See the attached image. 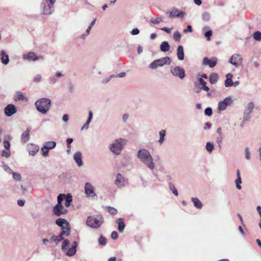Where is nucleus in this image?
I'll use <instances>...</instances> for the list:
<instances>
[{"label": "nucleus", "instance_id": "64", "mask_svg": "<svg viewBox=\"0 0 261 261\" xmlns=\"http://www.w3.org/2000/svg\"><path fill=\"white\" fill-rule=\"evenodd\" d=\"M12 137L10 135H7L6 136H5L4 137V141H10V140H12Z\"/></svg>", "mask_w": 261, "mask_h": 261}, {"label": "nucleus", "instance_id": "17", "mask_svg": "<svg viewBox=\"0 0 261 261\" xmlns=\"http://www.w3.org/2000/svg\"><path fill=\"white\" fill-rule=\"evenodd\" d=\"M241 59L242 58L239 55L234 54L229 60V62L237 67Z\"/></svg>", "mask_w": 261, "mask_h": 261}, {"label": "nucleus", "instance_id": "60", "mask_svg": "<svg viewBox=\"0 0 261 261\" xmlns=\"http://www.w3.org/2000/svg\"><path fill=\"white\" fill-rule=\"evenodd\" d=\"M192 31L193 30H192V26L191 25H188V27H187V28L186 29H185L184 30V32L185 33L192 32Z\"/></svg>", "mask_w": 261, "mask_h": 261}, {"label": "nucleus", "instance_id": "16", "mask_svg": "<svg viewBox=\"0 0 261 261\" xmlns=\"http://www.w3.org/2000/svg\"><path fill=\"white\" fill-rule=\"evenodd\" d=\"M39 149L37 145L34 144H29L27 146V150L30 155L34 156L38 151Z\"/></svg>", "mask_w": 261, "mask_h": 261}, {"label": "nucleus", "instance_id": "52", "mask_svg": "<svg viewBox=\"0 0 261 261\" xmlns=\"http://www.w3.org/2000/svg\"><path fill=\"white\" fill-rule=\"evenodd\" d=\"M41 80L42 76L40 74H37L34 77L33 81L35 83H39L41 81Z\"/></svg>", "mask_w": 261, "mask_h": 261}, {"label": "nucleus", "instance_id": "9", "mask_svg": "<svg viewBox=\"0 0 261 261\" xmlns=\"http://www.w3.org/2000/svg\"><path fill=\"white\" fill-rule=\"evenodd\" d=\"M85 191L87 196L96 199L97 197L96 194L94 191V187L90 182H86L85 185Z\"/></svg>", "mask_w": 261, "mask_h": 261}, {"label": "nucleus", "instance_id": "24", "mask_svg": "<svg viewBox=\"0 0 261 261\" xmlns=\"http://www.w3.org/2000/svg\"><path fill=\"white\" fill-rule=\"evenodd\" d=\"M117 223L118 224V230L120 232H123L124 229L125 228V225L123 222V220L122 218H118L117 220Z\"/></svg>", "mask_w": 261, "mask_h": 261}, {"label": "nucleus", "instance_id": "34", "mask_svg": "<svg viewBox=\"0 0 261 261\" xmlns=\"http://www.w3.org/2000/svg\"><path fill=\"white\" fill-rule=\"evenodd\" d=\"M65 225V227L62 228V229H61L62 231L61 232H62V234H65L66 236H68L70 234L71 232L70 226V225L66 226V224Z\"/></svg>", "mask_w": 261, "mask_h": 261}, {"label": "nucleus", "instance_id": "51", "mask_svg": "<svg viewBox=\"0 0 261 261\" xmlns=\"http://www.w3.org/2000/svg\"><path fill=\"white\" fill-rule=\"evenodd\" d=\"M254 108V104L253 102H249L248 104V106H247V110L249 111L248 112V114H250L252 112V110Z\"/></svg>", "mask_w": 261, "mask_h": 261}, {"label": "nucleus", "instance_id": "33", "mask_svg": "<svg viewBox=\"0 0 261 261\" xmlns=\"http://www.w3.org/2000/svg\"><path fill=\"white\" fill-rule=\"evenodd\" d=\"M56 146V143L55 141H48L46 143L44 146V149H51L54 148Z\"/></svg>", "mask_w": 261, "mask_h": 261}, {"label": "nucleus", "instance_id": "39", "mask_svg": "<svg viewBox=\"0 0 261 261\" xmlns=\"http://www.w3.org/2000/svg\"><path fill=\"white\" fill-rule=\"evenodd\" d=\"M59 178L61 181H65L68 179V174L63 172L59 175Z\"/></svg>", "mask_w": 261, "mask_h": 261}, {"label": "nucleus", "instance_id": "21", "mask_svg": "<svg viewBox=\"0 0 261 261\" xmlns=\"http://www.w3.org/2000/svg\"><path fill=\"white\" fill-rule=\"evenodd\" d=\"M73 159L79 167L83 165V163L82 160V153L80 151H77L73 155Z\"/></svg>", "mask_w": 261, "mask_h": 261}, {"label": "nucleus", "instance_id": "27", "mask_svg": "<svg viewBox=\"0 0 261 261\" xmlns=\"http://www.w3.org/2000/svg\"><path fill=\"white\" fill-rule=\"evenodd\" d=\"M170 45L167 41H163L160 45V49L162 51L166 52L169 50Z\"/></svg>", "mask_w": 261, "mask_h": 261}, {"label": "nucleus", "instance_id": "12", "mask_svg": "<svg viewBox=\"0 0 261 261\" xmlns=\"http://www.w3.org/2000/svg\"><path fill=\"white\" fill-rule=\"evenodd\" d=\"M17 112L16 107L13 104H9L7 105L4 109L5 114L8 116L10 117Z\"/></svg>", "mask_w": 261, "mask_h": 261}, {"label": "nucleus", "instance_id": "44", "mask_svg": "<svg viewBox=\"0 0 261 261\" xmlns=\"http://www.w3.org/2000/svg\"><path fill=\"white\" fill-rule=\"evenodd\" d=\"M107 209L108 210V212L112 215H116L117 213V210L113 207L107 206Z\"/></svg>", "mask_w": 261, "mask_h": 261}, {"label": "nucleus", "instance_id": "63", "mask_svg": "<svg viewBox=\"0 0 261 261\" xmlns=\"http://www.w3.org/2000/svg\"><path fill=\"white\" fill-rule=\"evenodd\" d=\"M125 75H126V73H125V72H120V73H119V74H117V75H114V77H124Z\"/></svg>", "mask_w": 261, "mask_h": 261}, {"label": "nucleus", "instance_id": "7", "mask_svg": "<svg viewBox=\"0 0 261 261\" xmlns=\"http://www.w3.org/2000/svg\"><path fill=\"white\" fill-rule=\"evenodd\" d=\"M170 71L174 76L179 77L181 80L184 79L186 76L185 70L179 66L171 67Z\"/></svg>", "mask_w": 261, "mask_h": 261}, {"label": "nucleus", "instance_id": "2", "mask_svg": "<svg viewBox=\"0 0 261 261\" xmlns=\"http://www.w3.org/2000/svg\"><path fill=\"white\" fill-rule=\"evenodd\" d=\"M127 141L125 139L118 138L114 140L109 145L110 150L115 155L121 154L123 148L126 145Z\"/></svg>", "mask_w": 261, "mask_h": 261}, {"label": "nucleus", "instance_id": "30", "mask_svg": "<svg viewBox=\"0 0 261 261\" xmlns=\"http://www.w3.org/2000/svg\"><path fill=\"white\" fill-rule=\"evenodd\" d=\"M56 223L59 226H63V225L66 224V226L69 225V222L64 219L59 218L56 220Z\"/></svg>", "mask_w": 261, "mask_h": 261}, {"label": "nucleus", "instance_id": "23", "mask_svg": "<svg viewBox=\"0 0 261 261\" xmlns=\"http://www.w3.org/2000/svg\"><path fill=\"white\" fill-rule=\"evenodd\" d=\"M177 56L179 60H183L184 59V51L182 46L179 45L177 48Z\"/></svg>", "mask_w": 261, "mask_h": 261}, {"label": "nucleus", "instance_id": "29", "mask_svg": "<svg viewBox=\"0 0 261 261\" xmlns=\"http://www.w3.org/2000/svg\"><path fill=\"white\" fill-rule=\"evenodd\" d=\"M218 80V74L216 73H212L209 76V81L212 84L216 83Z\"/></svg>", "mask_w": 261, "mask_h": 261}, {"label": "nucleus", "instance_id": "1", "mask_svg": "<svg viewBox=\"0 0 261 261\" xmlns=\"http://www.w3.org/2000/svg\"><path fill=\"white\" fill-rule=\"evenodd\" d=\"M137 157L149 169H154L155 165L153 158L148 150L144 148L139 149L137 153Z\"/></svg>", "mask_w": 261, "mask_h": 261}, {"label": "nucleus", "instance_id": "57", "mask_svg": "<svg viewBox=\"0 0 261 261\" xmlns=\"http://www.w3.org/2000/svg\"><path fill=\"white\" fill-rule=\"evenodd\" d=\"M41 150L42 151V155L44 156H46L48 155V149H44V146H43V147H42Z\"/></svg>", "mask_w": 261, "mask_h": 261}, {"label": "nucleus", "instance_id": "10", "mask_svg": "<svg viewBox=\"0 0 261 261\" xmlns=\"http://www.w3.org/2000/svg\"><path fill=\"white\" fill-rule=\"evenodd\" d=\"M166 14L171 18L175 17L183 18L185 15V13L179 11L177 9L174 8L171 11H168Z\"/></svg>", "mask_w": 261, "mask_h": 261}, {"label": "nucleus", "instance_id": "13", "mask_svg": "<svg viewBox=\"0 0 261 261\" xmlns=\"http://www.w3.org/2000/svg\"><path fill=\"white\" fill-rule=\"evenodd\" d=\"M54 214L57 216L65 214L67 213V210L65 209L62 204L56 205L53 208Z\"/></svg>", "mask_w": 261, "mask_h": 261}, {"label": "nucleus", "instance_id": "62", "mask_svg": "<svg viewBox=\"0 0 261 261\" xmlns=\"http://www.w3.org/2000/svg\"><path fill=\"white\" fill-rule=\"evenodd\" d=\"M217 142L219 144L220 148L221 147V144L222 143V138L221 137H218L217 138Z\"/></svg>", "mask_w": 261, "mask_h": 261}, {"label": "nucleus", "instance_id": "42", "mask_svg": "<svg viewBox=\"0 0 261 261\" xmlns=\"http://www.w3.org/2000/svg\"><path fill=\"white\" fill-rule=\"evenodd\" d=\"M253 38L256 41L261 40V33L259 31H256L253 34Z\"/></svg>", "mask_w": 261, "mask_h": 261}, {"label": "nucleus", "instance_id": "15", "mask_svg": "<svg viewBox=\"0 0 261 261\" xmlns=\"http://www.w3.org/2000/svg\"><path fill=\"white\" fill-rule=\"evenodd\" d=\"M217 63V59L216 58H213L211 59L207 57H204L203 59V64L204 65H208L210 67L213 68Z\"/></svg>", "mask_w": 261, "mask_h": 261}, {"label": "nucleus", "instance_id": "55", "mask_svg": "<svg viewBox=\"0 0 261 261\" xmlns=\"http://www.w3.org/2000/svg\"><path fill=\"white\" fill-rule=\"evenodd\" d=\"M4 147L7 150H10V142L7 141H4Z\"/></svg>", "mask_w": 261, "mask_h": 261}, {"label": "nucleus", "instance_id": "49", "mask_svg": "<svg viewBox=\"0 0 261 261\" xmlns=\"http://www.w3.org/2000/svg\"><path fill=\"white\" fill-rule=\"evenodd\" d=\"M10 154H11L10 151L9 149V150L5 149L2 151V156H5L7 158H8L10 157Z\"/></svg>", "mask_w": 261, "mask_h": 261}, {"label": "nucleus", "instance_id": "11", "mask_svg": "<svg viewBox=\"0 0 261 261\" xmlns=\"http://www.w3.org/2000/svg\"><path fill=\"white\" fill-rule=\"evenodd\" d=\"M233 102L230 97H226L223 100L221 101L218 103V109L220 111L225 110L228 106H230Z\"/></svg>", "mask_w": 261, "mask_h": 261}, {"label": "nucleus", "instance_id": "43", "mask_svg": "<svg viewBox=\"0 0 261 261\" xmlns=\"http://www.w3.org/2000/svg\"><path fill=\"white\" fill-rule=\"evenodd\" d=\"M24 99V96L21 92H17L15 96V99L16 100H22Z\"/></svg>", "mask_w": 261, "mask_h": 261}, {"label": "nucleus", "instance_id": "40", "mask_svg": "<svg viewBox=\"0 0 261 261\" xmlns=\"http://www.w3.org/2000/svg\"><path fill=\"white\" fill-rule=\"evenodd\" d=\"M69 241L68 240L65 239L63 240L62 245V250H67V247L69 244Z\"/></svg>", "mask_w": 261, "mask_h": 261}, {"label": "nucleus", "instance_id": "22", "mask_svg": "<svg viewBox=\"0 0 261 261\" xmlns=\"http://www.w3.org/2000/svg\"><path fill=\"white\" fill-rule=\"evenodd\" d=\"M0 56H1V62L4 65H7L9 62V56L6 54L4 50H2L0 53Z\"/></svg>", "mask_w": 261, "mask_h": 261}, {"label": "nucleus", "instance_id": "59", "mask_svg": "<svg viewBox=\"0 0 261 261\" xmlns=\"http://www.w3.org/2000/svg\"><path fill=\"white\" fill-rule=\"evenodd\" d=\"M67 148L70 149L71 147L70 144L73 142V139L72 138H68L66 140Z\"/></svg>", "mask_w": 261, "mask_h": 261}, {"label": "nucleus", "instance_id": "3", "mask_svg": "<svg viewBox=\"0 0 261 261\" xmlns=\"http://www.w3.org/2000/svg\"><path fill=\"white\" fill-rule=\"evenodd\" d=\"M37 110L43 114H46L51 106V101L47 98H41L35 102Z\"/></svg>", "mask_w": 261, "mask_h": 261}, {"label": "nucleus", "instance_id": "48", "mask_svg": "<svg viewBox=\"0 0 261 261\" xmlns=\"http://www.w3.org/2000/svg\"><path fill=\"white\" fill-rule=\"evenodd\" d=\"M213 111L212 109L210 107L206 108L204 111V114L206 116H210L212 115Z\"/></svg>", "mask_w": 261, "mask_h": 261}, {"label": "nucleus", "instance_id": "35", "mask_svg": "<svg viewBox=\"0 0 261 261\" xmlns=\"http://www.w3.org/2000/svg\"><path fill=\"white\" fill-rule=\"evenodd\" d=\"M205 148L208 152L211 153L214 149L213 143L211 142H207L205 145Z\"/></svg>", "mask_w": 261, "mask_h": 261}, {"label": "nucleus", "instance_id": "37", "mask_svg": "<svg viewBox=\"0 0 261 261\" xmlns=\"http://www.w3.org/2000/svg\"><path fill=\"white\" fill-rule=\"evenodd\" d=\"M65 195L66 194H60L58 195V196L57 197L58 203L57 205L62 204V202L64 199H65Z\"/></svg>", "mask_w": 261, "mask_h": 261}, {"label": "nucleus", "instance_id": "19", "mask_svg": "<svg viewBox=\"0 0 261 261\" xmlns=\"http://www.w3.org/2000/svg\"><path fill=\"white\" fill-rule=\"evenodd\" d=\"M64 75L60 72H57L54 75L50 76L48 79V83L50 85H55L57 82V77H61Z\"/></svg>", "mask_w": 261, "mask_h": 261}, {"label": "nucleus", "instance_id": "5", "mask_svg": "<svg viewBox=\"0 0 261 261\" xmlns=\"http://www.w3.org/2000/svg\"><path fill=\"white\" fill-rule=\"evenodd\" d=\"M171 62V59L169 57H163L153 61L149 64V68L150 69L154 70L159 67H162L165 64L169 65Z\"/></svg>", "mask_w": 261, "mask_h": 261}, {"label": "nucleus", "instance_id": "26", "mask_svg": "<svg viewBox=\"0 0 261 261\" xmlns=\"http://www.w3.org/2000/svg\"><path fill=\"white\" fill-rule=\"evenodd\" d=\"M191 200L193 202L194 205L195 207L198 209L202 208V203L198 198L193 197L191 198Z\"/></svg>", "mask_w": 261, "mask_h": 261}, {"label": "nucleus", "instance_id": "46", "mask_svg": "<svg viewBox=\"0 0 261 261\" xmlns=\"http://www.w3.org/2000/svg\"><path fill=\"white\" fill-rule=\"evenodd\" d=\"M162 21V17L161 16L158 17V18H151L150 19V22L153 24H158Z\"/></svg>", "mask_w": 261, "mask_h": 261}, {"label": "nucleus", "instance_id": "56", "mask_svg": "<svg viewBox=\"0 0 261 261\" xmlns=\"http://www.w3.org/2000/svg\"><path fill=\"white\" fill-rule=\"evenodd\" d=\"M118 237V234L117 231H114L111 233V238L113 240H116Z\"/></svg>", "mask_w": 261, "mask_h": 261}, {"label": "nucleus", "instance_id": "45", "mask_svg": "<svg viewBox=\"0 0 261 261\" xmlns=\"http://www.w3.org/2000/svg\"><path fill=\"white\" fill-rule=\"evenodd\" d=\"M98 243L100 245L105 246L107 243V239L103 236H100L98 239Z\"/></svg>", "mask_w": 261, "mask_h": 261}, {"label": "nucleus", "instance_id": "6", "mask_svg": "<svg viewBox=\"0 0 261 261\" xmlns=\"http://www.w3.org/2000/svg\"><path fill=\"white\" fill-rule=\"evenodd\" d=\"M49 4L47 5V0H42L41 4V7L43 8V13L44 15H50L53 12V5L56 0H49Z\"/></svg>", "mask_w": 261, "mask_h": 261}, {"label": "nucleus", "instance_id": "31", "mask_svg": "<svg viewBox=\"0 0 261 261\" xmlns=\"http://www.w3.org/2000/svg\"><path fill=\"white\" fill-rule=\"evenodd\" d=\"M242 182L239 170H237V179L236 180V187L238 190L241 189V184Z\"/></svg>", "mask_w": 261, "mask_h": 261}, {"label": "nucleus", "instance_id": "8", "mask_svg": "<svg viewBox=\"0 0 261 261\" xmlns=\"http://www.w3.org/2000/svg\"><path fill=\"white\" fill-rule=\"evenodd\" d=\"M115 185L118 188H123L128 184L127 179L124 178L121 174L118 173L114 180Z\"/></svg>", "mask_w": 261, "mask_h": 261}, {"label": "nucleus", "instance_id": "54", "mask_svg": "<svg viewBox=\"0 0 261 261\" xmlns=\"http://www.w3.org/2000/svg\"><path fill=\"white\" fill-rule=\"evenodd\" d=\"M93 117V113L91 111H89V116L88 119L86 121V123H88L89 124L90 123Z\"/></svg>", "mask_w": 261, "mask_h": 261}, {"label": "nucleus", "instance_id": "38", "mask_svg": "<svg viewBox=\"0 0 261 261\" xmlns=\"http://www.w3.org/2000/svg\"><path fill=\"white\" fill-rule=\"evenodd\" d=\"M13 178L16 181H20L21 180V176L20 174L17 172H13L12 173Z\"/></svg>", "mask_w": 261, "mask_h": 261}, {"label": "nucleus", "instance_id": "18", "mask_svg": "<svg viewBox=\"0 0 261 261\" xmlns=\"http://www.w3.org/2000/svg\"><path fill=\"white\" fill-rule=\"evenodd\" d=\"M77 246V243L74 241L72 244L70 248L67 250L66 254L68 256H71L74 255L76 252V247Z\"/></svg>", "mask_w": 261, "mask_h": 261}, {"label": "nucleus", "instance_id": "4", "mask_svg": "<svg viewBox=\"0 0 261 261\" xmlns=\"http://www.w3.org/2000/svg\"><path fill=\"white\" fill-rule=\"evenodd\" d=\"M103 223V218L101 215L92 216L88 217L86 223L90 227L99 228Z\"/></svg>", "mask_w": 261, "mask_h": 261}, {"label": "nucleus", "instance_id": "28", "mask_svg": "<svg viewBox=\"0 0 261 261\" xmlns=\"http://www.w3.org/2000/svg\"><path fill=\"white\" fill-rule=\"evenodd\" d=\"M65 205L66 207H69L72 201V196L70 194L65 195Z\"/></svg>", "mask_w": 261, "mask_h": 261}, {"label": "nucleus", "instance_id": "61", "mask_svg": "<svg viewBox=\"0 0 261 261\" xmlns=\"http://www.w3.org/2000/svg\"><path fill=\"white\" fill-rule=\"evenodd\" d=\"M161 30L166 32L168 34H170L171 33L172 28H168L165 27L162 28L161 29Z\"/></svg>", "mask_w": 261, "mask_h": 261}, {"label": "nucleus", "instance_id": "50", "mask_svg": "<svg viewBox=\"0 0 261 261\" xmlns=\"http://www.w3.org/2000/svg\"><path fill=\"white\" fill-rule=\"evenodd\" d=\"M212 35V30H210L206 31L204 33V36L206 38L207 40H208V41L210 40V39H211L210 37H211Z\"/></svg>", "mask_w": 261, "mask_h": 261}, {"label": "nucleus", "instance_id": "53", "mask_svg": "<svg viewBox=\"0 0 261 261\" xmlns=\"http://www.w3.org/2000/svg\"><path fill=\"white\" fill-rule=\"evenodd\" d=\"M3 168H4V170L7 172V173H9V174H12V173L13 172L11 169L8 167L7 165H4L3 166Z\"/></svg>", "mask_w": 261, "mask_h": 261}, {"label": "nucleus", "instance_id": "47", "mask_svg": "<svg viewBox=\"0 0 261 261\" xmlns=\"http://www.w3.org/2000/svg\"><path fill=\"white\" fill-rule=\"evenodd\" d=\"M173 38L176 41H179L181 39L180 33L178 31L175 32L173 35Z\"/></svg>", "mask_w": 261, "mask_h": 261}, {"label": "nucleus", "instance_id": "36", "mask_svg": "<svg viewBox=\"0 0 261 261\" xmlns=\"http://www.w3.org/2000/svg\"><path fill=\"white\" fill-rule=\"evenodd\" d=\"M202 18L205 21H208L210 20L211 15L207 12H204L202 14Z\"/></svg>", "mask_w": 261, "mask_h": 261}, {"label": "nucleus", "instance_id": "20", "mask_svg": "<svg viewBox=\"0 0 261 261\" xmlns=\"http://www.w3.org/2000/svg\"><path fill=\"white\" fill-rule=\"evenodd\" d=\"M31 131V128L28 127L25 132L23 133L21 136V141L23 143H25L28 142L30 139V133Z\"/></svg>", "mask_w": 261, "mask_h": 261}, {"label": "nucleus", "instance_id": "58", "mask_svg": "<svg viewBox=\"0 0 261 261\" xmlns=\"http://www.w3.org/2000/svg\"><path fill=\"white\" fill-rule=\"evenodd\" d=\"M140 32L138 28L134 29L132 30L130 32V33L133 35H138Z\"/></svg>", "mask_w": 261, "mask_h": 261}, {"label": "nucleus", "instance_id": "32", "mask_svg": "<svg viewBox=\"0 0 261 261\" xmlns=\"http://www.w3.org/2000/svg\"><path fill=\"white\" fill-rule=\"evenodd\" d=\"M165 135L166 130L165 129H162L161 131L159 132L160 139L158 142L160 144H163V142H164Z\"/></svg>", "mask_w": 261, "mask_h": 261}, {"label": "nucleus", "instance_id": "41", "mask_svg": "<svg viewBox=\"0 0 261 261\" xmlns=\"http://www.w3.org/2000/svg\"><path fill=\"white\" fill-rule=\"evenodd\" d=\"M169 189L172 191V193L176 196H178V192L176 189L174 185L172 183H170L169 185Z\"/></svg>", "mask_w": 261, "mask_h": 261}, {"label": "nucleus", "instance_id": "14", "mask_svg": "<svg viewBox=\"0 0 261 261\" xmlns=\"http://www.w3.org/2000/svg\"><path fill=\"white\" fill-rule=\"evenodd\" d=\"M23 58L29 61H36L40 59L43 60V57L42 56L38 57L34 52H30L28 54L23 55Z\"/></svg>", "mask_w": 261, "mask_h": 261}, {"label": "nucleus", "instance_id": "25", "mask_svg": "<svg viewBox=\"0 0 261 261\" xmlns=\"http://www.w3.org/2000/svg\"><path fill=\"white\" fill-rule=\"evenodd\" d=\"M226 80L225 81V86L226 87L232 86V74L231 73H228L226 75Z\"/></svg>", "mask_w": 261, "mask_h": 261}]
</instances>
